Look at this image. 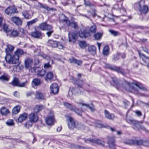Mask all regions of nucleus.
Segmentation results:
<instances>
[{
	"label": "nucleus",
	"instance_id": "obj_1",
	"mask_svg": "<svg viewBox=\"0 0 149 149\" xmlns=\"http://www.w3.org/2000/svg\"><path fill=\"white\" fill-rule=\"evenodd\" d=\"M122 86L126 90L130 91L131 90L133 91L135 93L139 94V91L136 89L134 87V86H136L139 88L144 91H146V88L143 86V85L139 82H136L133 84H130L129 82L125 81L122 85Z\"/></svg>",
	"mask_w": 149,
	"mask_h": 149
},
{
	"label": "nucleus",
	"instance_id": "obj_2",
	"mask_svg": "<svg viewBox=\"0 0 149 149\" xmlns=\"http://www.w3.org/2000/svg\"><path fill=\"white\" fill-rule=\"evenodd\" d=\"M66 117L68 122V126L70 129H73L76 128L79 129L83 128V125L81 124H79L77 122H76L73 118L69 116H66Z\"/></svg>",
	"mask_w": 149,
	"mask_h": 149
},
{
	"label": "nucleus",
	"instance_id": "obj_3",
	"mask_svg": "<svg viewBox=\"0 0 149 149\" xmlns=\"http://www.w3.org/2000/svg\"><path fill=\"white\" fill-rule=\"evenodd\" d=\"M5 59L7 62L9 64H19V58L17 55L12 56L10 54L6 55Z\"/></svg>",
	"mask_w": 149,
	"mask_h": 149
},
{
	"label": "nucleus",
	"instance_id": "obj_4",
	"mask_svg": "<svg viewBox=\"0 0 149 149\" xmlns=\"http://www.w3.org/2000/svg\"><path fill=\"white\" fill-rule=\"evenodd\" d=\"M63 104L67 108L69 109L70 110L73 111L78 115L81 116L82 113L83 111L82 108L79 109L78 108H76L74 107H73L71 104L67 102H64Z\"/></svg>",
	"mask_w": 149,
	"mask_h": 149
},
{
	"label": "nucleus",
	"instance_id": "obj_5",
	"mask_svg": "<svg viewBox=\"0 0 149 149\" xmlns=\"http://www.w3.org/2000/svg\"><path fill=\"white\" fill-rule=\"evenodd\" d=\"M33 63V60L32 58H28L24 61L25 67L26 68L29 69H31V72H36V68H32V66Z\"/></svg>",
	"mask_w": 149,
	"mask_h": 149
},
{
	"label": "nucleus",
	"instance_id": "obj_6",
	"mask_svg": "<svg viewBox=\"0 0 149 149\" xmlns=\"http://www.w3.org/2000/svg\"><path fill=\"white\" fill-rule=\"evenodd\" d=\"M45 120L46 124L49 125L54 124L55 119L53 111H50L49 112V115L46 118Z\"/></svg>",
	"mask_w": 149,
	"mask_h": 149
},
{
	"label": "nucleus",
	"instance_id": "obj_7",
	"mask_svg": "<svg viewBox=\"0 0 149 149\" xmlns=\"http://www.w3.org/2000/svg\"><path fill=\"white\" fill-rule=\"evenodd\" d=\"M84 140L85 142L86 143L93 142L102 146H104L105 144V143L103 141L97 138H95L94 139H84Z\"/></svg>",
	"mask_w": 149,
	"mask_h": 149
},
{
	"label": "nucleus",
	"instance_id": "obj_8",
	"mask_svg": "<svg viewBox=\"0 0 149 149\" xmlns=\"http://www.w3.org/2000/svg\"><path fill=\"white\" fill-rule=\"evenodd\" d=\"M78 34L79 36L81 38H86L90 37L91 36L89 31L86 29L81 30Z\"/></svg>",
	"mask_w": 149,
	"mask_h": 149
},
{
	"label": "nucleus",
	"instance_id": "obj_9",
	"mask_svg": "<svg viewBox=\"0 0 149 149\" xmlns=\"http://www.w3.org/2000/svg\"><path fill=\"white\" fill-rule=\"evenodd\" d=\"M63 22L66 24V26L68 27L70 25L74 29H77L78 28L77 23L75 22H70L68 17H65V18L63 20Z\"/></svg>",
	"mask_w": 149,
	"mask_h": 149
},
{
	"label": "nucleus",
	"instance_id": "obj_10",
	"mask_svg": "<svg viewBox=\"0 0 149 149\" xmlns=\"http://www.w3.org/2000/svg\"><path fill=\"white\" fill-rule=\"evenodd\" d=\"M52 28L51 25L48 24L46 22L41 23L38 26V28L43 31L50 30Z\"/></svg>",
	"mask_w": 149,
	"mask_h": 149
},
{
	"label": "nucleus",
	"instance_id": "obj_11",
	"mask_svg": "<svg viewBox=\"0 0 149 149\" xmlns=\"http://www.w3.org/2000/svg\"><path fill=\"white\" fill-rule=\"evenodd\" d=\"M109 68L110 69L116 71L118 73H120L123 75H125L126 74V73L125 72L124 70L120 67L110 66L109 67Z\"/></svg>",
	"mask_w": 149,
	"mask_h": 149
},
{
	"label": "nucleus",
	"instance_id": "obj_12",
	"mask_svg": "<svg viewBox=\"0 0 149 149\" xmlns=\"http://www.w3.org/2000/svg\"><path fill=\"white\" fill-rule=\"evenodd\" d=\"M10 84L14 86H18L20 87H24L25 85V83L23 82L20 83L19 79L16 78H15L10 83Z\"/></svg>",
	"mask_w": 149,
	"mask_h": 149
},
{
	"label": "nucleus",
	"instance_id": "obj_13",
	"mask_svg": "<svg viewBox=\"0 0 149 149\" xmlns=\"http://www.w3.org/2000/svg\"><path fill=\"white\" fill-rule=\"evenodd\" d=\"M22 14L24 18L27 19H29L33 16V13L31 10H24L22 13Z\"/></svg>",
	"mask_w": 149,
	"mask_h": 149
},
{
	"label": "nucleus",
	"instance_id": "obj_14",
	"mask_svg": "<svg viewBox=\"0 0 149 149\" xmlns=\"http://www.w3.org/2000/svg\"><path fill=\"white\" fill-rule=\"evenodd\" d=\"M31 36L35 38L39 39H42L43 37L42 33L37 30H35L34 31L32 32Z\"/></svg>",
	"mask_w": 149,
	"mask_h": 149
},
{
	"label": "nucleus",
	"instance_id": "obj_15",
	"mask_svg": "<svg viewBox=\"0 0 149 149\" xmlns=\"http://www.w3.org/2000/svg\"><path fill=\"white\" fill-rule=\"evenodd\" d=\"M5 13L8 15L17 13V11L16 8L14 7L10 6L8 7L5 10Z\"/></svg>",
	"mask_w": 149,
	"mask_h": 149
},
{
	"label": "nucleus",
	"instance_id": "obj_16",
	"mask_svg": "<svg viewBox=\"0 0 149 149\" xmlns=\"http://www.w3.org/2000/svg\"><path fill=\"white\" fill-rule=\"evenodd\" d=\"M72 80L73 83L77 84L79 87L82 88L83 85L84 84V81L80 79H76L74 77H72Z\"/></svg>",
	"mask_w": 149,
	"mask_h": 149
},
{
	"label": "nucleus",
	"instance_id": "obj_17",
	"mask_svg": "<svg viewBox=\"0 0 149 149\" xmlns=\"http://www.w3.org/2000/svg\"><path fill=\"white\" fill-rule=\"evenodd\" d=\"M11 19L12 21L17 26H21L22 24V20L18 17H13Z\"/></svg>",
	"mask_w": 149,
	"mask_h": 149
},
{
	"label": "nucleus",
	"instance_id": "obj_18",
	"mask_svg": "<svg viewBox=\"0 0 149 149\" xmlns=\"http://www.w3.org/2000/svg\"><path fill=\"white\" fill-rule=\"evenodd\" d=\"M27 116L28 114L26 113H24L21 114L20 115L16 121L17 122L21 123L27 119Z\"/></svg>",
	"mask_w": 149,
	"mask_h": 149
},
{
	"label": "nucleus",
	"instance_id": "obj_19",
	"mask_svg": "<svg viewBox=\"0 0 149 149\" xmlns=\"http://www.w3.org/2000/svg\"><path fill=\"white\" fill-rule=\"evenodd\" d=\"M77 33L73 32L72 33L69 32L68 33V37L69 41L70 42H74L77 38Z\"/></svg>",
	"mask_w": 149,
	"mask_h": 149
},
{
	"label": "nucleus",
	"instance_id": "obj_20",
	"mask_svg": "<svg viewBox=\"0 0 149 149\" xmlns=\"http://www.w3.org/2000/svg\"><path fill=\"white\" fill-rule=\"evenodd\" d=\"M50 91L51 93L53 94L57 93L58 91V85L56 83L52 84L50 86Z\"/></svg>",
	"mask_w": 149,
	"mask_h": 149
},
{
	"label": "nucleus",
	"instance_id": "obj_21",
	"mask_svg": "<svg viewBox=\"0 0 149 149\" xmlns=\"http://www.w3.org/2000/svg\"><path fill=\"white\" fill-rule=\"evenodd\" d=\"M108 143L111 149H115V141L114 137H110L109 139Z\"/></svg>",
	"mask_w": 149,
	"mask_h": 149
},
{
	"label": "nucleus",
	"instance_id": "obj_22",
	"mask_svg": "<svg viewBox=\"0 0 149 149\" xmlns=\"http://www.w3.org/2000/svg\"><path fill=\"white\" fill-rule=\"evenodd\" d=\"M149 10V8L148 6L144 5L140 7L139 9V11L141 14H145L147 13Z\"/></svg>",
	"mask_w": 149,
	"mask_h": 149
},
{
	"label": "nucleus",
	"instance_id": "obj_23",
	"mask_svg": "<svg viewBox=\"0 0 149 149\" xmlns=\"http://www.w3.org/2000/svg\"><path fill=\"white\" fill-rule=\"evenodd\" d=\"M104 114L106 118L110 120H113L115 117L114 114L110 113L106 110L104 111Z\"/></svg>",
	"mask_w": 149,
	"mask_h": 149
},
{
	"label": "nucleus",
	"instance_id": "obj_24",
	"mask_svg": "<svg viewBox=\"0 0 149 149\" xmlns=\"http://www.w3.org/2000/svg\"><path fill=\"white\" fill-rule=\"evenodd\" d=\"M29 120L33 122H36L38 120V117L34 113H31L29 116Z\"/></svg>",
	"mask_w": 149,
	"mask_h": 149
},
{
	"label": "nucleus",
	"instance_id": "obj_25",
	"mask_svg": "<svg viewBox=\"0 0 149 149\" xmlns=\"http://www.w3.org/2000/svg\"><path fill=\"white\" fill-rule=\"evenodd\" d=\"M88 50L90 53L93 55H94L96 53V48L93 45L88 47Z\"/></svg>",
	"mask_w": 149,
	"mask_h": 149
},
{
	"label": "nucleus",
	"instance_id": "obj_26",
	"mask_svg": "<svg viewBox=\"0 0 149 149\" xmlns=\"http://www.w3.org/2000/svg\"><path fill=\"white\" fill-rule=\"evenodd\" d=\"M9 112V110L5 107H3L0 109V113L2 115L6 116Z\"/></svg>",
	"mask_w": 149,
	"mask_h": 149
},
{
	"label": "nucleus",
	"instance_id": "obj_27",
	"mask_svg": "<svg viewBox=\"0 0 149 149\" xmlns=\"http://www.w3.org/2000/svg\"><path fill=\"white\" fill-rule=\"evenodd\" d=\"M139 55L140 58L145 63H146V60L149 59V57L146 56L144 54L141 53L139 51H138Z\"/></svg>",
	"mask_w": 149,
	"mask_h": 149
},
{
	"label": "nucleus",
	"instance_id": "obj_28",
	"mask_svg": "<svg viewBox=\"0 0 149 149\" xmlns=\"http://www.w3.org/2000/svg\"><path fill=\"white\" fill-rule=\"evenodd\" d=\"M57 42L54 41L52 40H49L47 42V45L48 46L53 47H57Z\"/></svg>",
	"mask_w": 149,
	"mask_h": 149
},
{
	"label": "nucleus",
	"instance_id": "obj_29",
	"mask_svg": "<svg viewBox=\"0 0 149 149\" xmlns=\"http://www.w3.org/2000/svg\"><path fill=\"white\" fill-rule=\"evenodd\" d=\"M53 77V74L51 72H49L47 73L45 79L46 81H51L52 80Z\"/></svg>",
	"mask_w": 149,
	"mask_h": 149
},
{
	"label": "nucleus",
	"instance_id": "obj_30",
	"mask_svg": "<svg viewBox=\"0 0 149 149\" xmlns=\"http://www.w3.org/2000/svg\"><path fill=\"white\" fill-rule=\"evenodd\" d=\"M133 128L135 130L137 131H139L140 129L143 130H145V128L143 126L140 125L138 123L135 125H134Z\"/></svg>",
	"mask_w": 149,
	"mask_h": 149
},
{
	"label": "nucleus",
	"instance_id": "obj_31",
	"mask_svg": "<svg viewBox=\"0 0 149 149\" xmlns=\"http://www.w3.org/2000/svg\"><path fill=\"white\" fill-rule=\"evenodd\" d=\"M82 106H85L88 107L92 112L94 111L95 109V106L92 103L90 105L86 104H82Z\"/></svg>",
	"mask_w": 149,
	"mask_h": 149
},
{
	"label": "nucleus",
	"instance_id": "obj_32",
	"mask_svg": "<svg viewBox=\"0 0 149 149\" xmlns=\"http://www.w3.org/2000/svg\"><path fill=\"white\" fill-rule=\"evenodd\" d=\"M145 142L146 141H144L141 139L134 140V145L137 146L141 145H145Z\"/></svg>",
	"mask_w": 149,
	"mask_h": 149
},
{
	"label": "nucleus",
	"instance_id": "obj_33",
	"mask_svg": "<svg viewBox=\"0 0 149 149\" xmlns=\"http://www.w3.org/2000/svg\"><path fill=\"white\" fill-rule=\"evenodd\" d=\"M36 98L39 100H42L44 98V96L42 93L37 91L36 93Z\"/></svg>",
	"mask_w": 149,
	"mask_h": 149
},
{
	"label": "nucleus",
	"instance_id": "obj_34",
	"mask_svg": "<svg viewBox=\"0 0 149 149\" xmlns=\"http://www.w3.org/2000/svg\"><path fill=\"white\" fill-rule=\"evenodd\" d=\"M103 54L104 56H107L109 54V49L108 46H105L104 47Z\"/></svg>",
	"mask_w": 149,
	"mask_h": 149
},
{
	"label": "nucleus",
	"instance_id": "obj_35",
	"mask_svg": "<svg viewBox=\"0 0 149 149\" xmlns=\"http://www.w3.org/2000/svg\"><path fill=\"white\" fill-rule=\"evenodd\" d=\"M14 47L10 45H8L7 46V48L6 49V55L8 54H10L9 52L13 50Z\"/></svg>",
	"mask_w": 149,
	"mask_h": 149
},
{
	"label": "nucleus",
	"instance_id": "obj_36",
	"mask_svg": "<svg viewBox=\"0 0 149 149\" xmlns=\"http://www.w3.org/2000/svg\"><path fill=\"white\" fill-rule=\"evenodd\" d=\"M20 107L19 105H17L13 109L12 112L13 114L17 113L19 111Z\"/></svg>",
	"mask_w": 149,
	"mask_h": 149
},
{
	"label": "nucleus",
	"instance_id": "obj_37",
	"mask_svg": "<svg viewBox=\"0 0 149 149\" xmlns=\"http://www.w3.org/2000/svg\"><path fill=\"white\" fill-rule=\"evenodd\" d=\"M9 77L7 74L3 75L0 77V80L1 81H7L9 80Z\"/></svg>",
	"mask_w": 149,
	"mask_h": 149
},
{
	"label": "nucleus",
	"instance_id": "obj_38",
	"mask_svg": "<svg viewBox=\"0 0 149 149\" xmlns=\"http://www.w3.org/2000/svg\"><path fill=\"white\" fill-rule=\"evenodd\" d=\"M39 6L40 8L46 10L48 11H49L50 10H53V9L52 8H50L46 5H44L41 3H40L39 4Z\"/></svg>",
	"mask_w": 149,
	"mask_h": 149
},
{
	"label": "nucleus",
	"instance_id": "obj_39",
	"mask_svg": "<svg viewBox=\"0 0 149 149\" xmlns=\"http://www.w3.org/2000/svg\"><path fill=\"white\" fill-rule=\"evenodd\" d=\"M43 108V107L42 105H37L34 109V110L36 113H38L41 111Z\"/></svg>",
	"mask_w": 149,
	"mask_h": 149
},
{
	"label": "nucleus",
	"instance_id": "obj_40",
	"mask_svg": "<svg viewBox=\"0 0 149 149\" xmlns=\"http://www.w3.org/2000/svg\"><path fill=\"white\" fill-rule=\"evenodd\" d=\"M38 21L37 18H36L33 20L27 22V25L29 26L35 24L36 22Z\"/></svg>",
	"mask_w": 149,
	"mask_h": 149
},
{
	"label": "nucleus",
	"instance_id": "obj_41",
	"mask_svg": "<svg viewBox=\"0 0 149 149\" xmlns=\"http://www.w3.org/2000/svg\"><path fill=\"white\" fill-rule=\"evenodd\" d=\"M120 54L119 53H117L116 54L113 55V57L112 58L113 60L114 61L118 60L120 59Z\"/></svg>",
	"mask_w": 149,
	"mask_h": 149
},
{
	"label": "nucleus",
	"instance_id": "obj_42",
	"mask_svg": "<svg viewBox=\"0 0 149 149\" xmlns=\"http://www.w3.org/2000/svg\"><path fill=\"white\" fill-rule=\"evenodd\" d=\"M24 52L22 49H18L15 53V54L17 55L18 56L19 58V56L24 54Z\"/></svg>",
	"mask_w": 149,
	"mask_h": 149
},
{
	"label": "nucleus",
	"instance_id": "obj_43",
	"mask_svg": "<svg viewBox=\"0 0 149 149\" xmlns=\"http://www.w3.org/2000/svg\"><path fill=\"white\" fill-rule=\"evenodd\" d=\"M127 121L128 123L133 125V126L135 125L138 123L137 121L134 120L130 119H127Z\"/></svg>",
	"mask_w": 149,
	"mask_h": 149
},
{
	"label": "nucleus",
	"instance_id": "obj_44",
	"mask_svg": "<svg viewBox=\"0 0 149 149\" xmlns=\"http://www.w3.org/2000/svg\"><path fill=\"white\" fill-rule=\"evenodd\" d=\"M102 36V33H97L94 35V37L95 40H98L100 39Z\"/></svg>",
	"mask_w": 149,
	"mask_h": 149
},
{
	"label": "nucleus",
	"instance_id": "obj_45",
	"mask_svg": "<svg viewBox=\"0 0 149 149\" xmlns=\"http://www.w3.org/2000/svg\"><path fill=\"white\" fill-rule=\"evenodd\" d=\"M46 73V71L44 69H42L40 70H38L37 73V75L38 76L43 77Z\"/></svg>",
	"mask_w": 149,
	"mask_h": 149
},
{
	"label": "nucleus",
	"instance_id": "obj_46",
	"mask_svg": "<svg viewBox=\"0 0 149 149\" xmlns=\"http://www.w3.org/2000/svg\"><path fill=\"white\" fill-rule=\"evenodd\" d=\"M32 122L30 121H28L26 122L24 124V127L27 128H29L30 127H31L32 125Z\"/></svg>",
	"mask_w": 149,
	"mask_h": 149
},
{
	"label": "nucleus",
	"instance_id": "obj_47",
	"mask_svg": "<svg viewBox=\"0 0 149 149\" xmlns=\"http://www.w3.org/2000/svg\"><path fill=\"white\" fill-rule=\"evenodd\" d=\"M89 30L90 32L93 33H95L96 30V26L94 24L93 26H91L89 29Z\"/></svg>",
	"mask_w": 149,
	"mask_h": 149
},
{
	"label": "nucleus",
	"instance_id": "obj_48",
	"mask_svg": "<svg viewBox=\"0 0 149 149\" xmlns=\"http://www.w3.org/2000/svg\"><path fill=\"white\" fill-rule=\"evenodd\" d=\"M32 83H33L36 86L40 84V79H35L33 80L32 81Z\"/></svg>",
	"mask_w": 149,
	"mask_h": 149
},
{
	"label": "nucleus",
	"instance_id": "obj_49",
	"mask_svg": "<svg viewBox=\"0 0 149 149\" xmlns=\"http://www.w3.org/2000/svg\"><path fill=\"white\" fill-rule=\"evenodd\" d=\"M134 140H128L125 141L124 143L126 144L130 145H134Z\"/></svg>",
	"mask_w": 149,
	"mask_h": 149
},
{
	"label": "nucleus",
	"instance_id": "obj_50",
	"mask_svg": "<svg viewBox=\"0 0 149 149\" xmlns=\"http://www.w3.org/2000/svg\"><path fill=\"white\" fill-rule=\"evenodd\" d=\"M6 124L8 125L9 126H13L14 124L13 120L11 119L8 120L6 122Z\"/></svg>",
	"mask_w": 149,
	"mask_h": 149
},
{
	"label": "nucleus",
	"instance_id": "obj_51",
	"mask_svg": "<svg viewBox=\"0 0 149 149\" xmlns=\"http://www.w3.org/2000/svg\"><path fill=\"white\" fill-rule=\"evenodd\" d=\"M11 34L13 37H15L19 34L18 32L16 30H13L10 32Z\"/></svg>",
	"mask_w": 149,
	"mask_h": 149
},
{
	"label": "nucleus",
	"instance_id": "obj_52",
	"mask_svg": "<svg viewBox=\"0 0 149 149\" xmlns=\"http://www.w3.org/2000/svg\"><path fill=\"white\" fill-rule=\"evenodd\" d=\"M113 83L112 84L111 83V84H112L113 86H116L118 84L117 81L115 77H111Z\"/></svg>",
	"mask_w": 149,
	"mask_h": 149
},
{
	"label": "nucleus",
	"instance_id": "obj_53",
	"mask_svg": "<svg viewBox=\"0 0 149 149\" xmlns=\"http://www.w3.org/2000/svg\"><path fill=\"white\" fill-rule=\"evenodd\" d=\"M79 45L81 48H83L86 46V44L84 41H80L79 43Z\"/></svg>",
	"mask_w": 149,
	"mask_h": 149
},
{
	"label": "nucleus",
	"instance_id": "obj_54",
	"mask_svg": "<svg viewBox=\"0 0 149 149\" xmlns=\"http://www.w3.org/2000/svg\"><path fill=\"white\" fill-rule=\"evenodd\" d=\"M109 31L111 34L114 36H117L119 35V33L118 31H115L113 30H109Z\"/></svg>",
	"mask_w": 149,
	"mask_h": 149
},
{
	"label": "nucleus",
	"instance_id": "obj_55",
	"mask_svg": "<svg viewBox=\"0 0 149 149\" xmlns=\"http://www.w3.org/2000/svg\"><path fill=\"white\" fill-rule=\"evenodd\" d=\"M140 7H141V6L140 2L136 3L134 5V8L136 10H137L138 8L139 9Z\"/></svg>",
	"mask_w": 149,
	"mask_h": 149
},
{
	"label": "nucleus",
	"instance_id": "obj_56",
	"mask_svg": "<svg viewBox=\"0 0 149 149\" xmlns=\"http://www.w3.org/2000/svg\"><path fill=\"white\" fill-rule=\"evenodd\" d=\"M48 31L46 33V34L47 36L48 37H50L52 34L54 33V31L52 30V29L51 30H47Z\"/></svg>",
	"mask_w": 149,
	"mask_h": 149
},
{
	"label": "nucleus",
	"instance_id": "obj_57",
	"mask_svg": "<svg viewBox=\"0 0 149 149\" xmlns=\"http://www.w3.org/2000/svg\"><path fill=\"white\" fill-rule=\"evenodd\" d=\"M57 47H58L59 49H63L64 47L62 43L60 42H57Z\"/></svg>",
	"mask_w": 149,
	"mask_h": 149
},
{
	"label": "nucleus",
	"instance_id": "obj_58",
	"mask_svg": "<svg viewBox=\"0 0 149 149\" xmlns=\"http://www.w3.org/2000/svg\"><path fill=\"white\" fill-rule=\"evenodd\" d=\"M44 67L45 68L47 69L52 68V66L49 64V63L48 62L47 63H45L44 64Z\"/></svg>",
	"mask_w": 149,
	"mask_h": 149
},
{
	"label": "nucleus",
	"instance_id": "obj_59",
	"mask_svg": "<svg viewBox=\"0 0 149 149\" xmlns=\"http://www.w3.org/2000/svg\"><path fill=\"white\" fill-rule=\"evenodd\" d=\"M78 149H93L91 148L88 147L84 146H78Z\"/></svg>",
	"mask_w": 149,
	"mask_h": 149
},
{
	"label": "nucleus",
	"instance_id": "obj_60",
	"mask_svg": "<svg viewBox=\"0 0 149 149\" xmlns=\"http://www.w3.org/2000/svg\"><path fill=\"white\" fill-rule=\"evenodd\" d=\"M70 90H71V92L72 93V94L74 93H75L78 92V91L76 92V89H75V88L73 87L72 88H70V91L69 92V93L70 91Z\"/></svg>",
	"mask_w": 149,
	"mask_h": 149
},
{
	"label": "nucleus",
	"instance_id": "obj_61",
	"mask_svg": "<svg viewBox=\"0 0 149 149\" xmlns=\"http://www.w3.org/2000/svg\"><path fill=\"white\" fill-rule=\"evenodd\" d=\"M142 48L143 51L149 54V49H148L146 47H142Z\"/></svg>",
	"mask_w": 149,
	"mask_h": 149
},
{
	"label": "nucleus",
	"instance_id": "obj_62",
	"mask_svg": "<svg viewBox=\"0 0 149 149\" xmlns=\"http://www.w3.org/2000/svg\"><path fill=\"white\" fill-rule=\"evenodd\" d=\"M3 29L4 31L7 32L8 30V26L7 25L5 24L3 26Z\"/></svg>",
	"mask_w": 149,
	"mask_h": 149
},
{
	"label": "nucleus",
	"instance_id": "obj_63",
	"mask_svg": "<svg viewBox=\"0 0 149 149\" xmlns=\"http://www.w3.org/2000/svg\"><path fill=\"white\" fill-rule=\"evenodd\" d=\"M76 60V59L74 58H72L69 59V61L71 63H75Z\"/></svg>",
	"mask_w": 149,
	"mask_h": 149
},
{
	"label": "nucleus",
	"instance_id": "obj_64",
	"mask_svg": "<svg viewBox=\"0 0 149 149\" xmlns=\"http://www.w3.org/2000/svg\"><path fill=\"white\" fill-rule=\"evenodd\" d=\"M82 63V61L80 60H77L76 59L75 64H77L78 65H81Z\"/></svg>",
	"mask_w": 149,
	"mask_h": 149
}]
</instances>
